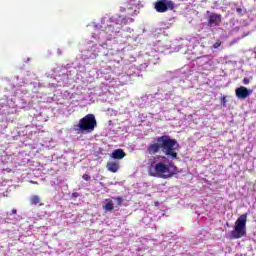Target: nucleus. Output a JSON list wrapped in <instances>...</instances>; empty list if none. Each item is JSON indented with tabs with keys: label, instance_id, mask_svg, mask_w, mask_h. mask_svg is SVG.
<instances>
[{
	"label": "nucleus",
	"instance_id": "obj_1",
	"mask_svg": "<svg viewBox=\"0 0 256 256\" xmlns=\"http://www.w3.org/2000/svg\"><path fill=\"white\" fill-rule=\"evenodd\" d=\"M180 146L176 139L170 136L163 135L156 138V142L150 144L147 147L148 155H157L159 151H162L169 159H177Z\"/></svg>",
	"mask_w": 256,
	"mask_h": 256
},
{
	"label": "nucleus",
	"instance_id": "obj_2",
	"mask_svg": "<svg viewBox=\"0 0 256 256\" xmlns=\"http://www.w3.org/2000/svg\"><path fill=\"white\" fill-rule=\"evenodd\" d=\"M153 171H150L151 177H161V179H171L180 173L179 168L173 163L165 164V162H154L152 164Z\"/></svg>",
	"mask_w": 256,
	"mask_h": 256
},
{
	"label": "nucleus",
	"instance_id": "obj_3",
	"mask_svg": "<svg viewBox=\"0 0 256 256\" xmlns=\"http://www.w3.org/2000/svg\"><path fill=\"white\" fill-rule=\"evenodd\" d=\"M97 127V119L94 114H87L81 118L78 124L73 126V131L77 133H93Z\"/></svg>",
	"mask_w": 256,
	"mask_h": 256
},
{
	"label": "nucleus",
	"instance_id": "obj_4",
	"mask_svg": "<svg viewBox=\"0 0 256 256\" xmlns=\"http://www.w3.org/2000/svg\"><path fill=\"white\" fill-rule=\"evenodd\" d=\"M247 227V214H242L235 223L234 230L231 232L233 239H241L246 233Z\"/></svg>",
	"mask_w": 256,
	"mask_h": 256
},
{
	"label": "nucleus",
	"instance_id": "obj_5",
	"mask_svg": "<svg viewBox=\"0 0 256 256\" xmlns=\"http://www.w3.org/2000/svg\"><path fill=\"white\" fill-rule=\"evenodd\" d=\"M154 9L158 13H167V11H173L175 9V2L172 0H158L155 2Z\"/></svg>",
	"mask_w": 256,
	"mask_h": 256
},
{
	"label": "nucleus",
	"instance_id": "obj_6",
	"mask_svg": "<svg viewBox=\"0 0 256 256\" xmlns=\"http://www.w3.org/2000/svg\"><path fill=\"white\" fill-rule=\"evenodd\" d=\"M110 21L114 24V26L117 28V31H121L125 25L129 23V21H133L131 18H126L123 15L116 14L110 18Z\"/></svg>",
	"mask_w": 256,
	"mask_h": 256
},
{
	"label": "nucleus",
	"instance_id": "obj_7",
	"mask_svg": "<svg viewBox=\"0 0 256 256\" xmlns=\"http://www.w3.org/2000/svg\"><path fill=\"white\" fill-rule=\"evenodd\" d=\"M235 95L237 99H240V101H243L247 99L248 97H251L253 95V90L245 87V86H240L235 89Z\"/></svg>",
	"mask_w": 256,
	"mask_h": 256
},
{
	"label": "nucleus",
	"instance_id": "obj_8",
	"mask_svg": "<svg viewBox=\"0 0 256 256\" xmlns=\"http://www.w3.org/2000/svg\"><path fill=\"white\" fill-rule=\"evenodd\" d=\"M221 23V15L211 13L208 16V27H217Z\"/></svg>",
	"mask_w": 256,
	"mask_h": 256
},
{
	"label": "nucleus",
	"instance_id": "obj_9",
	"mask_svg": "<svg viewBox=\"0 0 256 256\" xmlns=\"http://www.w3.org/2000/svg\"><path fill=\"white\" fill-rule=\"evenodd\" d=\"M120 30H117L115 24L110 20V23L104 28V33L108 35V37H113L114 35H117Z\"/></svg>",
	"mask_w": 256,
	"mask_h": 256
},
{
	"label": "nucleus",
	"instance_id": "obj_10",
	"mask_svg": "<svg viewBox=\"0 0 256 256\" xmlns=\"http://www.w3.org/2000/svg\"><path fill=\"white\" fill-rule=\"evenodd\" d=\"M121 165L117 161H109L106 164V169L110 171V173H117L119 171Z\"/></svg>",
	"mask_w": 256,
	"mask_h": 256
},
{
	"label": "nucleus",
	"instance_id": "obj_11",
	"mask_svg": "<svg viewBox=\"0 0 256 256\" xmlns=\"http://www.w3.org/2000/svg\"><path fill=\"white\" fill-rule=\"evenodd\" d=\"M125 151L123 149H116L112 152V159H116L118 161H121V159H124L126 157Z\"/></svg>",
	"mask_w": 256,
	"mask_h": 256
},
{
	"label": "nucleus",
	"instance_id": "obj_12",
	"mask_svg": "<svg viewBox=\"0 0 256 256\" xmlns=\"http://www.w3.org/2000/svg\"><path fill=\"white\" fill-rule=\"evenodd\" d=\"M30 205H38V207H43L45 204L41 202V197L38 195H33L30 198Z\"/></svg>",
	"mask_w": 256,
	"mask_h": 256
},
{
	"label": "nucleus",
	"instance_id": "obj_13",
	"mask_svg": "<svg viewBox=\"0 0 256 256\" xmlns=\"http://www.w3.org/2000/svg\"><path fill=\"white\" fill-rule=\"evenodd\" d=\"M104 211H113L115 206L113 205V200H108V202L103 206Z\"/></svg>",
	"mask_w": 256,
	"mask_h": 256
},
{
	"label": "nucleus",
	"instance_id": "obj_14",
	"mask_svg": "<svg viewBox=\"0 0 256 256\" xmlns=\"http://www.w3.org/2000/svg\"><path fill=\"white\" fill-rule=\"evenodd\" d=\"M114 200L116 201V205H122L123 204V197L119 196L114 198Z\"/></svg>",
	"mask_w": 256,
	"mask_h": 256
},
{
	"label": "nucleus",
	"instance_id": "obj_15",
	"mask_svg": "<svg viewBox=\"0 0 256 256\" xmlns=\"http://www.w3.org/2000/svg\"><path fill=\"white\" fill-rule=\"evenodd\" d=\"M236 13L238 14V15H240V16H243L244 15V13H245V11L242 9V8H236Z\"/></svg>",
	"mask_w": 256,
	"mask_h": 256
},
{
	"label": "nucleus",
	"instance_id": "obj_16",
	"mask_svg": "<svg viewBox=\"0 0 256 256\" xmlns=\"http://www.w3.org/2000/svg\"><path fill=\"white\" fill-rule=\"evenodd\" d=\"M82 178L84 179V181H91V175L89 174H83Z\"/></svg>",
	"mask_w": 256,
	"mask_h": 256
},
{
	"label": "nucleus",
	"instance_id": "obj_17",
	"mask_svg": "<svg viewBox=\"0 0 256 256\" xmlns=\"http://www.w3.org/2000/svg\"><path fill=\"white\" fill-rule=\"evenodd\" d=\"M155 159H158V161H167V157L165 156H157Z\"/></svg>",
	"mask_w": 256,
	"mask_h": 256
},
{
	"label": "nucleus",
	"instance_id": "obj_18",
	"mask_svg": "<svg viewBox=\"0 0 256 256\" xmlns=\"http://www.w3.org/2000/svg\"><path fill=\"white\" fill-rule=\"evenodd\" d=\"M249 83H250L249 78H244V79H243V84H244V85H249Z\"/></svg>",
	"mask_w": 256,
	"mask_h": 256
},
{
	"label": "nucleus",
	"instance_id": "obj_19",
	"mask_svg": "<svg viewBox=\"0 0 256 256\" xmlns=\"http://www.w3.org/2000/svg\"><path fill=\"white\" fill-rule=\"evenodd\" d=\"M219 47H221V43H220V42H216V43L214 44V49H217V48H219Z\"/></svg>",
	"mask_w": 256,
	"mask_h": 256
},
{
	"label": "nucleus",
	"instance_id": "obj_20",
	"mask_svg": "<svg viewBox=\"0 0 256 256\" xmlns=\"http://www.w3.org/2000/svg\"><path fill=\"white\" fill-rule=\"evenodd\" d=\"M12 213H13V215H16L17 214V210L13 209Z\"/></svg>",
	"mask_w": 256,
	"mask_h": 256
},
{
	"label": "nucleus",
	"instance_id": "obj_21",
	"mask_svg": "<svg viewBox=\"0 0 256 256\" xmlns=\"http://www.w3.org/2000/svg\"><path fill=\"white\" fill-rule=\"evenodd\" d=\"M222 103L225 105V97L222 98Z\"/></svg>",
	"mask_w": 256,
	"mask_h": 256
},
{
	"label": "nucleus",
	"instance_id": "obj_22",
	"mask_svg": "<svg viewBox=\"0 0 256 256\" xmlns=\"http://www.w3.org/2000/svg\"><path fill=\"white\" fill-rule=\"evenodd\" d=\"M247 35H249V32H247L246 34L242 35V37H247Z\"/></svg>",
	"mask_w": 256,
	"mask_h": 256
},
{
	"label": "nucleus",
	"instance_id": "obj_23",
	"mask_svg": "<svg viewBox=\"0 0 256 256\" xmlns=\"http://www.w3.org/2000/svg\"><path fill=\"white\" fill-rule=\"evenodd\" d=\"M120 11H125V8H121Z\"/></svg>",
	"mask_w": 256,
	"mask_h": 256
},
{
	"label": "nucleus",
	"instance_id": "obj_24",
	"mask_svg": "<svg viewBox=\"0 0 256 256\" xmlns=\"http://www.w3.org/2000/svg\"><path fill=\"white\" fill-rule=\"evenodd\" d=\"M74 197H77V193H74Z\"/></svg>",
	"mask_w": 256,
	"mask_h": 256
}]
</instances>
